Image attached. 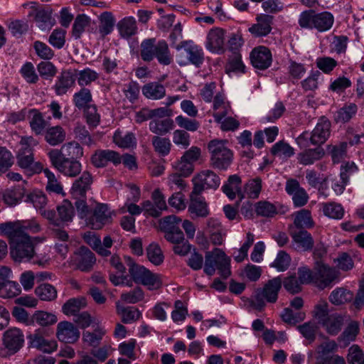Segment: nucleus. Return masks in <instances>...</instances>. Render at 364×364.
Segmentation results:
<instances>
[{
	"label": "nucleus",
	"mask_w": 364,
	"mask_h": 364,
	"mask_svg": "<svg viewBox=\"0 0 364 364\" xmlns=\"http://www.w3.org/2000/svg\"><path fill=\"white\" fill-rule=\"evenodd\" d=\"M40 230V225L36 220L0 223V233L9 239L11 256L18 262H28L36 256L34 242L38 241V237H31L27 232L36 233Z\"/></svg>",
	"instance_id": "nucleus-1"
},
{
	"label": "nucleus",
	"mask_w": 364,
	"mask_h": 364,
	"mask_svg": "<svg viewBox=\"0 0 364 364\" xmlns=\"http://www.w3.org/2000/svg\"><path fill=\"white\" fill-rule=\"evenodd\" d=\"M282 285V280L280 277L268 280L263 288L257 289L255 295L250 300V306L261 311L265 306V301L275 303Z\"/></svg>",
	"instance_id": "nucleus-2"
},
{
	"label": "nucleus",
	"mask_w": 364,
	"mask_h": 364,
	"mask_svg": "<svg viewBox=\"0 0 364 364\" xmlns=\"http://www.w3.org/2000/svg\"><path fill=\"white\" fill-rule=\"evenodd\" d=\"M216 269L224 279L228 278L231 274L230 257L218 248L206 252L204 263V272L207 275H213Z\"/></svg>",
	"instance_id": "nucleus-3"
},
{
	"label": "nucleus",
	"mask_w": 364,
	"mask_h": 364,
	"mask_svg": "<svg viewBox=\"0 0 364 364\" xmlns=\"http://www.w3.org/2000/svg\"><path fill=\"white\" fill-rule=\"evenodd\" d=\"M210 154V166L214 168L226 170L232 164L233 154L227 146L226 140L213 139L208 144Z\"/></svg>",
	"instance_id": "nucleus-4"
},
{
	"label": "nucleus",
	"mask_w": 364,
	"mask_h": 364,
	"mask_svg": "<svg viewBox=\"0 0 364 364\" xmlns=\"http://www.w3.org/2000/svg\"><path fill=\"white\" fill-rule=\"evenodd\" d=\"M38 144L33 136H22L20 141L21 148L16 155L17 164L28 174L36 172V164L34 161L33 149Z\"/></svg>",
	"instance_id": "nucleus-5"
},
{
	"label": "nucleus",
	"mask_w": 364,
	"mask_h": 364,
	"mask_svg": "<svg viewBox=\"0 0 364 364\" xmlns=\"http://www.w3.org/2000/svg\"><path fill=\"white\" fill-rule=\"evenodd\" d=\"M331 122L325 117H321L317 122L314 130L309 133L303 132L298 138L297 142L301 145H305L304 142L309 139L313 145L323 144L330 136Z\"/></svg>",
	"instance_id": "nucleus-6"
},
{
	"label": "nucleus",
	"mask_w": 364,
	"mask_h": 364,
	"mask_svg": "<svg viewBox=\"0 0 364 364\" xmlns=\"http://www.w3.org/2000/svg\"><path fill=\"white\" fill-rule=\"evenodd\" d=\"M126 264L129 267V272L136 283H140L149 288H158L159 287V281L157 275L151 272L144 267L136 264L130 257H124Z\"/></svg>",
	"instance_id": "nucleus-7"
},
{
	"label": "nucleus",
	"mask_w": 364,
	"mask_h": 364,
	"mask_svg": "<svg viewBox=\"0 0 364 364\" xmlns=\"http://www.w3.org/2000/svg\"><path fill=\"white\" fill-rule=\"evenodd\" d=\"M23 332L18 328H10L3 334L2 345L4 348L1 349L0 353L4 357L14 355L23 347Z\"/></svg>",
	"instance_id": "nucleus-8"
},
{
	"label": "nucleus",
	"mask_w": 364,
	"mask_h": 364,
	"mask_svg": "<svg viewBox=\"0 0 364 364\" xmlns=\"http://www.w3.org/2000/svg\"><path fill=\"white\" fill-rule=\"evenodd\" d=\"M193 194H200L206 189H217L220 184V177L211 170H203L192 179Z\"/></svg>",
	"instance_id": "nucleus-9"
},
{
	"label": "nucleus",
	"mask_w": 364,
	"mask_h": 364,
	"mask_svg": "<svg viewBox=\"0 0 364 364\" xmlns=\"http://www.w3.org/2000/svg\"><path fill=\"white\" fill-rule=\"evenodd\" d=\"M48 156L49 159L78 160L83 156V149L78 142L73 141L64 144L60 149H51Z\"/></svg>",
	"instance_id": "nucleus-10"
},
{
	"label": "nucleus",
	"mask_w": 364,
	"mask_h": 364,
	"mask_svg": "<svg viewBox=\"0 0 364 364\" xmlns=\"http://www.w3.org/2000/svg\"><path fill=\"white\" fill-rule=\"evenodd\" d=\"M291 242L289 249L298 252L313 250L314 240L310 232L306 230H298L291 232Z\"/></svg>",
	"instance_id": "nucleus-11"
},
{
	"label": "nucleus",
	"mask_w": 364,
	"mask_h": 364,
	"mask_svg": "<svg viewBox=\"0 0 364 364\" xmlns=\"http://www.w3.org/2000/svg\"><path fill=\"white\" fill-rule=\"evenodd\" d=\"M112 221V213L105 203H97L93 210L92 215L88 219V223L92 229H101L105 225Z\"/></svg>",
	"instance_id": "nucleus-12"
},
{
	"label": "nucleus",
	"mask_w": 364,
	"mask_h": 364,
	"mask_svg": "<svg viewBox=\"0 0 364 364\" xmlns=\"http://www.w3.org/2000/svg\"><path fill=\"white\" fill-rule=\"evenodd\" d=\"M52 166L63 175L75 178L82 171V164L79 160L49 159Z\"/></svg>",
	"instance_id": "nucleus-13"
},
{
	"label": "nucleus",
	"mask_w": 364,
	"mask_h": 364,
	"mask_svg": "<svg viewBox=\"0 0 364 364\" xmlns=\"http://www.w3.org/2000/svg\"><path fill=\"white\" fill-rule=\"evenodd\" d=\"M26 201L33 203V206L39 210L40 213L49 221L57 223L56 213L53 210H46L45 206L47 203L46 195L41 191H33L26 197Z\"/></svg>",
	"instance_id": "nucleus-14"
},
{
	"label": "nucleus",
	"mask_w": 364,
	"mask_h": 364,
	"mask_svg": "<svg viewBox=\"0 0 364 364\" xmlns=\"http://www.w3.org/2000/svg\"><path fill=\"white\" fill-rule=\"evenodd\" d=\"M250 60L255 68L265 70L272 64L271 51L264 46L255 48L250 53Z\"/></svg>",
	"instance_id": "nucleus-15"
},
{
	"label": "nucleus",
	"mask_w": 364,
	"mask_h": 364,
	"mask_svg": "<svg viewBox=\"0 0 364 364\" xmlns=\"http://www.w3.org/2000/svg\"><path fill=\"white\" fill-rule=\"evenodd\" d=\"M56 335L60 341L65 343H74L80 338V331L73 323L62 321L57 326Z\"/></svg>",
	"instance_id": "nucleus-16"
},
{
	"label": "nucleus",
	"mask_w": 364,
	"mask_h": 364,
	"mask_svg": "<svg viewBox=\"0 0 364 364\" xmlns=\"http://www.w3.org/2000/svg\"><path fill=\"white\" fill-rule=\"evenodd\" d=\"M91 161L94 166L101 168L106 166L109 162H112L114 165L121 164V156L115 151L97 150L92 156Z\"/></svg>",
	"instance_id": "nucleus-17"
},
{
	"label": "nucleus",
	"mask_w": 364,
	"mask_h": 364,
	"mask_svg": "<svg viewBox=\"0 0 364 364\" xmlns=\"http://www.w3.org/2000/svg\"><path fill=\"white\" fill-rule=\"evenodd\" d=\"M93 179L89 171H83L81 176L76 179L71 188V194L73 198H85L86 193L91 188Z\"/></svg>",
	"instance_id": "nucleus-18"
},
{
	"label": "nucleus",
	"mask_w": 364,
	"mask_h": 364,
	"mask_svg": "<svg viewBox=\"0 0 364 364\" xmlns=\"http://www.w3.org/2000/svg\"><path fill=\"white\" fill-rule=\"evenodd\" d=\"M77 268L82 272H89L96 262L94 253L85 246L80 247L75 252Z\"/></svg>",
	"instance_id": "nucleus-19"
},
{
	"label": "nucleus",
	"mask_w": 364,
	"mask_h": 364,
	"mask_svg": "<svg viewBox=\"0 0 364 364\" xmlns=\"http://www.w3.org/2000/svg\"><path fill=\"white\" fill-rule=\"evenodd\" d=\"M273 16L261 14L257 17V23L249 28V31L255 37L265 36L272 31Z\"/></svg>",
	"instance_id": "nucleus-20"
},
{
	"label": "nucleus",
	"mask_w": 364,
	"mask_h": 364,
	"mask_svg": "<svg viewBox=\"0 0 364 364\" xmlns=\"http://www.w3.org/2000/svg\"><path fill=\"white\" fill-rule=\"evenodd\" d=\"M224 41V30L218 28L211 29L207 36L206 48L208 50L213 53L223 52Z\"/></svg>",
	"instance_id": "nucleus-21"
},
{
	"label": "nucleus",
	"mask_w": 364,
	"mask_h": 364,
	"mask_svg": "<svg viewBox=\"0 0 364 364\" xmlns=\"http://www.w3.org/2000/svg\"><path fill=\"white\" fill-rule=\"evenodd\" d=\"M184 48L189 62L197 67H199L203 62V52L202 48L191 42L183 41L181 46H177V50Z\"/></svg>",
	"instance_id": "nucleus-22"
},
{
	"label": "nucleus",
	"mask_w": 364,
	"mask_h": 364,
	"mask_svg": "<svg viewBox=\"0 0 364 364\" xmlns=\"http://www.w3.org/2000/svg\"><path fill=\"white\" fill-rule=\"evenodd\" d=\"M30 340L31 344L33 347L37 349L47 353H50L56 350L57 343L53 340H47L41 335V331L38 330L33 334H31L28 336Z\"/></svg>",
	"instance_id": "nucleus-23"
},
{
	"label": "nucleus",
	"mask_w": 364,
	"mask_h": 364,
	"mask_svg": "<svg viewBox=\"0 0 364 364\" xmlns=\"http://www.w3.org/2000/svg\"><path fill=\"white\" fill-rule=\"evenodd\" d=\"M58 215H56L57 223L50 221L56 226H59L61 223H70L73 221L75 215V210L73 204L68 200H64L56 208Z\"/></svg>",
	"instance_id": "nucleus-24"
},
{
	"label": "nucleus",
	"mask_w": 364,
	"mask_h": 364,
	"mask_svg": "<svg viewBox=\"0 0 364 364\" xmlns=\"http://www.w3.org/2000/svg\"><path fill=\"white\" fill-rule=\"evenodd\" d=\"M200 194H193V191L190 194V204L188 211L198 217L205 218L208 215L209 210L204 199L199 196Z\"/></svg>",
	"instance_id": "nucleus-25"
},
{
	"label": "nucleus",
	"mask_w": 364,
	"mask_h": 364,
	"mask_svg": "<svg viewBox=\"0 0 364 364\" xmlns=\"http://www.w3.org/2000/svg\"><path fill=\"white\" fill-rule=\"evenodd\" d=\"M317 274L321 289L330 286L338 278V272L335 269L323 264L318 263Z\"/></svg>",
	"instance_id": "nucleus-26"
},
{
	"label": "nucleus",
	"mask_w": 364,
	"mask_h": 364,
	"mask_svg": "<svg viewBox=\"0 0 364 364\" xmlns=\"http://www.w3.org/2000/svg\"><path fill=\"white\" fill-rule=\"evenodd\" d=\"M26 191L21 186L6 189L2 193V200L9 206L18 204L23 199Z\"/></svg>",
	"instance_id": "nucleus-27"
},
{
	"label": "nucleus",
	"mask_w": 364,
	"mask_h": 364,
	"mask_svg": "<svg viewBox=\"0 0 364 364\" xmlns=\"http://www.w3.org/2000/svg\"><path fill=\"white\" fill-rule=\"evenodd\" d=\"M343 321L344 318L343 316L338 314H333L329 315L326 319L323 320L321 325L328 334L336 336L341 330L343 326Z\"/></svg>",
	"instance_id": "nucleus-28"
},
{
	"label": "nucleus",
	"mask_w": 364,
	"mask_h": 364,
	"mask_svg": "<svg viewBox=\"0 0 364 364\" xmlns=\"http://www.w3.org/2000/svg\"><path fill=\"white\" fill-rule=\"evenodd\" d=\"M353 293L343 287L335 289L330 294L329 301L336 306L343 305L350 302L353 299Z\"/></svg>",
	"instance_id": "nucleus-29"
},
{
	"label": "nucleus",
	"mask_w": 364,
	"mask_h": 364,
	"mask_svg": "<svg viewBox=\"0 0 364 364\" xmlns=\"http://www.w3.org/2000/svg\"><path fill=\"white\" fill-rule=\"evenodd\" d=\"M75 79L70 71H63L54 85L57 95H65L68 90L74 85Z\"/></svg>",
	"instance_id": "nucleus-30"
},
{
	"label": "nucleus",
	"mask_w": 364,
	"mask_h": 364,
	"mask_svg": "<svg viewBox=\"0 0 364 364\" xmlns=\"http://www.w3.org/2000/svg\"><path fill=\"white\" fill-rule=\"evenodd\" d=\"M65 137V131L59 125L49 127L45 132V140L51 146H57L63 143Z\"/></svg>",
	"instance_id": "nucleus-31"
},
{
	"label": "nucleus",
	"mask_w": 364,
	"mask_h": 364,
	"mask_svg": "<svg viewBox=\"0 0 364 364\" xmlns=\"http://www.w3.org/2000/svg\"><path fill=\"white\" fill-rule=\"evenodd\" d=\"M87 299L83 297L73 298L68 300L63 306V312L68 316H76L79 311L87 306Z\"/></svg>",
	"instance_id": "nucleus-32"
},
{
	"label": "nucleus",
	"mask_w": 364,
	"mask_h": 364,
	"mask_svg": "<svg viewBox=\"0 0 364 364\" xmlns=\"http://www.w3.org/2000/svg\"><path fill=\"white\" fill-rule=\"evenodd\" d=\"M35 21L38 27L42 30H50L55 24V20L52 18L51 10L41 9L35 13Z\"/></svg>",
	"instance_id": "nucleus-33"
},
{
	"label": "nucleus",
	"mask_w": 364,
	"mask_h": 364,
	"mask_svg": "<svg viewBox=\"0 0 364 364\" xmlns=\"http://www.w3.org/2000/svg\"><path fill=\"white\" fill-rule=\"evenodd\" d=\"M324 155V150L320 146L309 149L298 154V161L300 164L307 166L321 159Z\"/></svg>",
	"instance_id": "nucleus-34"
},
{
	"label": "nucleus",
	"mask_w": 364,
	"mask_h": 364,
	"mask_svg": "<svg viewBox=\"0 0 364 364\" xmlns=\"http://www.w3.org/2000/svg\"><path fill=\"white\" fill-rule=\"evenodd\" d=\"M142 93L148 99L160 100L166 95V89L163 85L154 82L144 85Z\"/></svg>",
	"instance_id": "nucleus-35"
},
{
	"label": "nucleus",
	"mask_w": 364,
	"mask_h": 364,
	"mask_svg": "<svg viewBox=\"0 0 364 364\" xmlns=\"http://www.w3.org/2000/svg\"><path fill=\"white\" fill-rule=\"evenodd\" d=\"M294 225L299 230L311 228L314 223L311 217V211L306 209H301L294 213Z\"/></svg>",
	"instance_id": "nucleus-36"
},
{
	"label": "nucleus",
	"mask_w": 364,
	"mask_h": 364,
	"mask_svg": "<svg viewBox=\"0 0 364 364\" xmlns=\"http://www.w3.org/2000/svg\"><path fill=\"white\" fill-rule=\"evenodd\" d=\"M173 127V121L169 118L164 119H154L149 122L150 131L158 135L166 134L172 130Z\"/></svg>",
	"instance_id": "nucleus-37"
},
{
	"label": "nucleus",
	"mask_w": 364,
	"mask_h": 364,
	"mask_svg": "<svg viewBox=\"0 0 364 364\" xmlns=\"http://www.w3.org/2000/svg\"><path fill=\"white\" fill-rule=\"evenodd\" d=\"M334 22L333 16L328 11L315 14L314 28L320 32L328 31Z\"/></svg>",
	"instance_id": "nucleus-38"
},
{
	"label": "nucleus",
	"mask_w": 364,
	"mask_h": 364,
	"mask_svg": "<svg viewBox=\"0 0 364 364\" xmlns=\"http://www.w3.org/2000/svg\"><path fill=\"white\" fill-rule=\"evenodd\" d=\"M28 112L30 114L29 124L31 130L36 135L41 134L46 127V122L42 114L36 109H30Z\"/></svg>",
	"instance_id": "nucleus-39"
},
{
	"label": "nucleus",
	"mask_w": 364,
	"mask_h": 364,
	"mask_svg": "<svg viewBox=\"0 0 364 364\" xmlns=\"http://www.w3.org/2000/svg\"><path fill=\"white\" fill-rule=\"evenodd\" d=\"M213 109L215 111L213 113V117L216 122H220L229 113L230 106L225 102L223 97L218 94L214 97Z\"/></svg>",
	"instance_id": "nucleus-40"
},
{
	"label": "nucleus",
	"mask_w": 364,
	"mask_h": 364,
	"mask_svg": "<svg viewBox=\"0 0 364 364\" xmlns=\"http://www.w3.org/2000/svg\"><path fill=\"white\" fill-rule=\"evenodd\" d=\"M359 333V324L357 321H351L338 338L340 343L347 346L355 340Z\"/></svg>",
	"instance_id": "nucleus-41"
},
{
	"label": "nucleus",
	"mask_w": 364,
	"mask_h": 364,
	"mask_svg": "<svg viewBox=\"0 0 364 364\" xmlns=\"http://www.w3.org/2000/svg\"><path fill=\"white\" fill-rule=\"evenodd\" d=\"M358 111V107L355 103L346 104L339 109L334 115V119L337 123H346L352 119Z\"/></svg>",
	"instance_id": "nucleus-42"
},
{
	"label": "nucleus",
	"mask_w": 364,
	"mask_h": 364,
	"mask_svg": "<svg viewBox=\"0 0 364 364\" xmlns=\"http://www.w3.org/2000/svg\"><path fill=\"white\" fill-rule=\"evenodd\" d=\"M158 62L164 65H170L172 61V56L170 53L168 46L165 41H159L156 43V55L154 56Z\"/></svg>",
	"instance_id": "nucleus-43"
},
{
	"label": "nucleus",
	"mask_w": 364,
	"mask_h": 364,
	"mask_svg": "<svg viewBox=\"0 0 364 364\" xmlns=\"http://www.w3.org/2000/svg\"><path fill=\"white\" fill-rule=\"evenodd\" d=\"M140 55L146 62L151 61L156 55V43L155 38H149L143 41L140 46Z\"/></svg>",
	"instance_id": "nucleus-44"
},
{
	"label": "nucleus",
	"mask_w": 364,
	"mask_h": 364,
	"mask_svg": "<svg viewBox=\"0 0 364 364\" xmlns=\"http://www.w3.org/2000/svg\"><path fill=\"white\" fill-rule=\"evenodd\" d=\"M241 178L237 175L229 176L228 183L222 187L224 193L230 198L234 199L240 191Z\"/></svg>",
	"instance_id": "nucleus-45"
},
{
	"label": "nucleus",
	"mask_w": 364,
	"mask_h": 364,
	"mask_svg": "<svg viewBox=\"0 0 364 364\" xmlns=\"http://www.w3.org/2000/svg\"><path fill=\"white\" fill-rule=\"evenodd\" d=\"M117 27L123 38L131 37L136 33L137 30L136 23L133 17L124 18L118 23Z\"/></svg>",
	"instance_id": "nucleus-46"
},
{
	"label": "nucleus",
	"mask_w": 364,
	"mask_h": 364,
	"mask_svg": "<svg viewBox=\"0 0 364 364\" xmlns=\"http://www.w3.org/2000/svg\"><path fill=\"white\" fill-rule=\"evenodd\" d=\"M21 292L20 285L11 279L0 282V296L3 298H13Z\"/></svg>",
	"instance_id": "nucleus-47"
},
{
	"label": "nucleus",
	"mask_w": 364,
	"mask_h": 364,
	"mask_svg": "<svg viewBox=\"0 0 364 364\" xmlns=\"http://www.w3.org/2000/svg\"><path fill=\"white\" fill-rule=\"evenodd\" d=\"M92 100L91 92L89 89L82 87L79 92L73 95V102L79 109L90 106Z\"/></svg>",
	"instance_id": "nucleus-48"
},
{
	"label": "nucleus",
	"mask_w": 364,
	"mask_h": 364,
	"mask_svg": "<svg viewBox=\"0 0 364 364\" xmlns=\"http://www.w3.org/2000/svg\"><path fill=\"white\" fill-rule=\"evenodd\" d=\"M36 294L43 301H52L57 297L55 288L50 284H42L35 289Z\"/></svg>",
	"instance_id": "nucleus-49"
},
{
	"label": "nucleus",
	"mask_w": 364,
	"mask_h": 364,
	"mask_svg": "<svg viewBox=\"0 0 364 364\" xmlns=\"http://www.w3.org/2000/svg\"><path fill=\"white\" fill-rule=\"evenodd\" d=\"M114 142L119 147L130 148L136 145V138L133 133L128 132L122 134L121 132H116L113 136Z\"/></svg>",
	"instance_id": "nucleus-50"
},
{
	"label": "nucleus",
	"mask_w": 364,
	"mask_h": 364,
	"mask_svg": "<svg viewBox=\"0 0 364 364\" xmlns=\"http://www.w3.org/2000/svg\"><path fill=\"white\" fill-rule=\"evenodd\" d=\"M151 142L155 151L161 156H165L169 154L171 147L169 139L154 136L152 138Z\"/></svg>",
	"instance_id": "nucleus-51"
},
{
	"label": "nucleus",
	"mask_w": 364,
	"mask_h": 364,
	"mask_svg": "<svg viewBox=\"0 0 364 364\" xmlns=\"http://www.w3.org/2000/svg\"><path fill=\"white\" fill-rule=\"evenodd\" d=\"M90 19L85 14H79L75 19L73 25L72 34L75 39L80 38L87 26H89Z\"/></svg>",
	"instance_id": "nucleus-52"
},
{
	"label": "nucleus",
	"mask_w": 364,
	"mask_h": 364,
	"mask_svg": "<svg viewBox=\"0 0 364 364\" xmlns=\"http://www.w3.org/2000/svg\"><path fill=\"white\" fill-rule=\"evenodd\" d=\"M99 74L90 68H85L77 73V81L80 86L84 87L97 80Z\"/></svg>",
	"instance_id": "nucleus-53"
},
{
	"label": "nucleus",
	"mask_w": 364,
	"mask_h": 364,
	"mask_svg": "<svg viewBox=\"0 0 364 364\" xmlns=\"http://www.w3.org/2000/svg\"><path fill=\"white\" fill-rule=\"evenodd\" d=\"M255 211L258 215L272 218L277 213L276 206L267 200L259 201L255 205Z\"/></svg>",
	"instance_id": "nucleus-54"
},
{
	"label": "nucleus",
	"mask_w": 364,
	"mask_h": 364,
	"mask_svg": "<svg viewBox=\"0 0 364 364\" xmlns=\"http://www.w3.org/2000/svg\"><path fill=\"white\" fill-rule=\"evenodd\" d=\"M271 154L284 158H289L294 154V149L284 141L277 142L271 149Z\"/></svg>",
	"instance_id": "nucleus-55"
},
{
	"label": "nucleus",
	"mask_w": 364,
	"mask_h": 364,
	"mask_svg": "<svg viewBox=\"0 0 364 364\" xmlns=\"http://www.w3.org/2000/svg\"><path fill=\"white\" fill-rule=\"evenodd\" d=\"M262 190V180L259 177L250 179L245 186V193L248 198L256 199Z\"/></svg>",
	"instance_id": "nucleus-56"
},
{
	"label": "nucleus",
	"mask_w": 364,
	"mask_h": 364,
	"mask_svg": "<svg viewBox=\"0 0 364 364\" xmlns=\"http://www.w3.org/2000/svg\"><path fill=\"white\" fill-rule=\"evenodd\" d=\"M146 256L149 260L155 265H159L164 261L162 251L156 243H151L146 247Z\"/></svg>",
	"instance_id": "nucleus-57"
},
{
	"label": "nucleus",
	"mask_w": 364,
	"mask_h": 364,
	"mask_svg": "<svg viewBox=\"0 0 364 364\" xmlns=\"http://www.w3.org/2000/svg\"><path fill=\"white\" fill-rule=\"evenodd\" d=\"M8 28L14 36L20 37L28 30L26 20H12L8 23Z\"/></svg>",
	"instance_id": "nucleus-58"
},
{
	"label": "nucleus",
	"mask_w": 364,
	"mask_h": 364,
	"mask_svg": "<svg viewBox=\"0 0 364 364\" xmlns=\"http://www.w3.org/2000/svg\"><path fill=\"white\" fill-rule=\"evenodd\" d=\"M33 320L41 326H46L56 323L57 317L51 313L38 311L33 315Z\"/></svg>",
	"instance_id": "nucleus-59"
},
{
	"label": "nucleus",
	"mask_w": 364,
	"mask_h": 364,
	"mask_svg": "<svg viewBox=\"0 0 364 364\" xmlns=\"http://www.w3.org/2000/svg\"><path fill=\"white\" fill-rule=\"evenodd\" d=\"M114 25L112 15L109 12H104L100 16V33L105 36L112 32Z\"/></svg>",
	"instance_id": "nucleus-60"
},
{
	"label": "nucleus",
	"mask_w": 364,
	"mask_h": 364,
	"mask_svg": "<svg viewBox=\"0 0 364 364\" xmlns=\"http://www.w3.org/2000/svg\"><path fill=\"white\" fill-rule=\"evenodd\" d=\"M65 34L66 31L64 29H54L49 36V43L55 48H62L65 43Z\"/></svg>",
	"instance_id": "nucleus-61"
},
{
	"label": "nucleus",
	"mask_w": 364,
	"mask_h": 364,
	"mask_svg": "<svg viewBox=\"0 0 364 364\" xmlns=\"http://www.w3.org/2000/svg\"><path fill=\"white\" fill-rule=\"evenodd\" d=\"M181 221V220L176 217V215H168L164 217L160 222V227L163 232L165 234H168L176 230V228H179L178 226V223Z\"/></svg>",
	"instance_id": "nucleus-62"
},
{
	"label": "nucleus",
	"mask_w": 364,
	"mask_h": 364,
	"mask_svg": "<svg viewBox=\"0 0 364 364\" xmlns=\"http://www.w3.org/2000/svg\"><path fill=\"white\" fill-rule=\"evenodd\" d=\"M105 331L101 328H97L93 332L85 331L82 334L83 341L91 346H98Z\"/></svg>",
	"instance_id": "nucleus-63"
},
{
	"label": "nucleus",
	"mask_w": 364,
	"mask_h": 364,
	"mask_svg": "<svg viewBox=\"0 0 364 364\" xmlns=\"http://www.w3.org/2000/svg\"><path fill=\"white\" fill-rule=\"evenodd\" d=\"M348 360L351 364L364 363V353L358 345H353L349 348Z\"/></svg>",
	"instance_id": "nucleus-64"
}]
</instances>
